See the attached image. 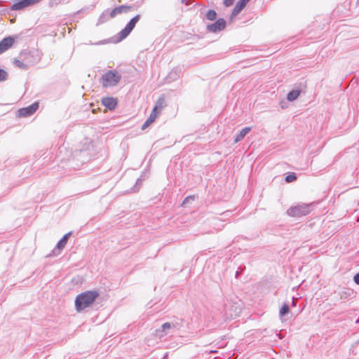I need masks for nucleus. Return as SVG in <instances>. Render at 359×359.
Returning a JSON list of instances; mask_svg holds the SVG:
<instances>
[{
  "mask_svg": "<svg viewBox=\"0 0 359 359\" xmlns=\"http://www.w3.org/2000/svg\"><path fill=\"white\" fill-rule=\"evenodd\" d=\"M164 107H165V99H164L163 96H161L158 99L154 109H155L157 111H159V113L161 114V110L163 109Z\"/></svg>",
  "mask_w": 359,
  "mask_h": 359,
  "instance_id": "nucleus-14",
  "label": "nucleus"
},
{
  "mask_svg": "<svg viewBox=\"0 0 359 359\" xmlns=\"http://www.w3.org/2000/svg\"><path fill=\"white\" fill-rule=\"evenodd\" d=\"M354 281L359 285V273L355 275L354 276Z\"/></svg>",
  "mask_w": 359,
  "mask_h": 359,
  "instance_id": "nucleus-24",
  "label": "nucleus"
},
{
  "mask_svg": "<svg viewBox=\"0 0 359 359\" xmlns=\"http://www.w3.org/2000/svg\"><path fill=\"white\" fill-rule=\"evenodd\" d=\"M297 180V176L294 172H291L285 177V181L287 183L292 182Z\"/></svg>",
  "mask_w": 359,
  "mask_h": 359,
  "instance_id": "nucleus-19",
  "label": "nucleus"
},
{
  "mask_svg": "<svg viewBox=\"0 0 359 359\" xmlns=\"http://www.w3.org/2000/svg\"><path fill=\"white\" fill-rule=\"evenodd\" d=\"M251 130L250 127H246L243 129H242L240 133L236 135L235 139V142H238L241 141L245 136Z\"/></svg>",
  "mask_w": 359,
  "mask_h": 359,
  "instance_id": "nucleus-13",
  "label": "nucleus"
},
{
  "mask_svg": "<svg viewBox=\"0 0 359 359\" xmlns=\"http://www.w3.org/2000/svg\"><path fill=\"white\" fill-rule=\"evenodd\" d=\"M233 1L234 0H224V4L225 6L229 7L233 4Z\"/></svg>",
  "mask_w": 359,
  "mask_h": 359,
  "instance_id": "nucleus-22",
  "label": "nucleus"
},
{
  "mask_svg": "<svg viewBox=\"0 0 359 359\" xmlns=\"http://www.w3.org/2000/svg\"><path fill=\"white\" fill-rule=\"evenodd\" d=\"M250 1V0H239L236 3V6L234 7V8H233V10L232 11V15H234V16L238 15V13L245 7L247 4Z\"/></svg>",
  "mask_w": 359,
  "mask_h": 359,
  "instance_id": "nucleus-11",
  "label": "nucleus"
},
{
  "mask_svg": "<svg viewBox=\"0 0 359 359\" xmlns=\"http://www.w3.org/2000/svg\"><path fill=\"white\" fill-rule=\"evenodd\" d=\"M299 95H300V90H294L290 91L287 94V99L289 101H294L296 99H297V97L299 96Z\"/></svg>",
  "mask_w": 359,
  "mask_h": 359,
  "instance_id": "nucleus-16",
  "label": "nucleus"
},
{
  "mask_svg": "<svg viewBox=\"0 0 359 359\" xmlns=\"http://www.w3.org/2000/svg\"><path fill=\"white\" fill-rule=\"evenodd\" d=\"M39 108V103L34 102L27 107L20 109L18 111V117H26L33 114Z\"/></svg>",
  "mask_w": 359,
  "mask_h": 359,
  "instance_id": "nucleus-6",
  "label": "nucleus"
},
{
  "mask_svg": "<svg viewBox=\"0 0 359 359\" xmlns=\"http://www.w3.org/2000/svg\"><path fill=\"white\" fill-rule=\"evenodd\" d=\"M206 18L209 20H215L217 18V13L214 10H210L206 13Z\"/></svg>",
  "mask_w": 359,
  "mask_h": 359,
  "instance_id": "nucleus-17",
  "label": "nucleus"
},
{
  "mask_svg": "<svg viewBox=\"0 0 359 359\" xmlns=\"http://www.w3.org/2000/svg\"><path fill=\"white\" fill-rule=\"evenodd\" d=\"M7 78H8L7 72L4 69H0V82L6 81L7 79Z\"/></svg>",
  "mask_w": 359,
  "mask_h": 359,
  "instance_id": "nucleus-20",
  "label": "nucleus"
},
{
  "mask_svg": "<svg viewBox=\"0 0 359 359\" xmlns=\"http://www.w3.org/2000/svg\"><path fill=\"white\" fill-rule=\"evenodd\" d=\"M96 291H86L79 294L75 299V307L77 311H81L90 306L98 297Z\"/></svg>",
  "mask_w": 359,
  "mask_h": 359,
  "instance_id": "nucleus-1",
  "label": "nucleus"
},
{
  "mask_svg": "<svg viewBox=\"0 0 359 359\" xmlns=\"http://www.w3.org/2000/svg\"><path fill=\"white\" fill-rule=\"evenodd\" d=\"M170 327H171V325H170V324L169 323H165L162 325V330L164 331L165 330H168V329L170 328Z\"/></svg>",
  "mask_w": 359,
  "mask_h": 359,
  "instance_id": "nucleus-23",
  "label": "nucleus"
},
{
  "mask_svg": "<svg viewBox=\"0 0 359 359\" xmlns=\"http://www.w3.org/2000/svg\"><path fill=\"white\" fill-rule=\"evenodd\" d=\"M189 199H194V197L188 196L183 201V204L186 203Z\"/></svg>",
  "mask_w": 359,
  "mask_h": 359,
  "instance_id": "nucleus-25",
  "label": "nucleus"
},
{
  "mask_svg": "<svg viewBox=\"0 0 359 359\" xmlns=\"http://www.w3.org/2000/svg\"><path fill=\"white\" fill-rule=\"evenodd\" d=\"M159 115H160L159 111H157L153 109L149 118L147 119V121L142 125V130H145L148 126H149L151 123H153Z\"/></svg>",
  "mask_w": 359,
  "mask_h": 359,
  "instance_id": "nucleus-10",
  "label": "nucleus"
},
{
  "mask_svg": "<svg viewBox=\"0 0 359 359\" xmlns=\"http://www.w3.org/2000/svg\"><path fill=\"white\" fill-rule=\"evenodd\" d=\"M309 212L308 205H301L290 208L287 210V215L290 217H299L308 215Z\"/></svg>",
  "mask_w": 359,
  "mask_h": 359,
  "instance_id": "nucleus-3",
  "label": "nucleus"
},
{
  "mask_svg": "<svg viewBox=\"0 0 359 359\" xmlns=\"http://www.w3.org/2000/svg\"><path fill=\"white\" fill-rule=\"evenodd\" d=\"M13 63L16 67H18L20 69H27V65L26 64H25L22 61L18 59H15L13 60Z\"/></svg>",
  "mask_w": 359,
  "mask_h": 359,
  "instance_id": "nucleus-18",
  "label": "nucleus"
},
{
  "mask_svg": "<svg viewBox=\"0 0 359 359\" xmlns=\"http://www.w3.org/2000/svg\"><path fill=\"white\" fill-rule=\"evenodd\" d=\"M41 0H16L12 5L11 9L13 11H20L29 6L34 5Z\"/></svg>",
  "mask_w": 359,
  "mask_h": 359,
  "instance_id": "nucleus-5",
  "label": "nucleus"
},
{
  "mask_svg": "<svg viewBox=\"0 0 359 359\" xmlns=\"http://www.w3.org/2000/svg\"><path fill=\"white\" fill-rule=\"evenodd\" d=\"M102 103L110 109H113L117 104L116 99L113 97H104L102 99Z\"/></svg>",
  "mask_w": 359,
  "mask_h": 359,
  "instance_id": "nucleus-12",
  "label": "nucleus"
},
{
  "mask_svg": "<svg viewBox=\"0 0 359 359\" xmlns=\"http://www.w3.org/2000/svg\"><path fill=\"white\" fill-rule=\"evenodd\" d=\"M70 236V233H66L57 243V248L59 250H62L65 248L66 245L67 241L69 239V237Z\"/></svg>",
  "mask_w": 359,
  "mask_h": 359,
  "instance_id": "nucleus-15",
  "label": "nucleus"
},
{
  "mask_svg": "<svg viewBox=\"0 0 359 359\" xmlns=\"http://www.w3.org/2000/svg\"><path fill=\"white\" fill-rule=\"evenodd\" d=\"M133 9L131 6H120L114 8L110 13V17L111 18L116 17L117 15L121 14L123 13H128Z\"/></svg>",
  "mask_w": 359,
  "mask_h": 359,
  "instance_id": "nucleus-8",
  "label": "nucleus"
},
{
  "mask_svg": "<svg viewBox=\"0 0 359 359\" xmlns=\"http://www.w3.org/2000/svg\"><path fill=\"white\" fill-rule=\"evenodd\" d=\"M226 27V22L224 19L219 18L215 22L207 26V29L210 32H217L224 29Z\"/></svg>",
  "mask_w": 359,
  "mask_h": 359,
  "instance_id": "nucleus-7",
  "label": "nucleus"
},
{
  "mask_svg": "<svg viewBox=\"0 0 359 359\" xmlns=\"http://www.w3.org/2000/svg\"><path fill=\"white\" fill-rule=\"evenodd\" d=\"M139 20H140V15H137L130 20V22L126 25L125 28L119 32V34H118L119 40H123L129 35V34L135 28V27L137 22L139 21Z\"/></svg>",
  "mask_w": 359,
  "mask_h": 359,
  "instance_id": "nucleus-4",
  "label": "nucleus"
},
{
  "mask_svg": "<svg viewBox=\"0 0 359 359\" xmlns=\"http://www.w3.org/2000/svg\"><path fill=\"white\" fill-rule=\"evenodd\" d=\"M288 311H289V307H288V306H287V305H286V304H284V305L281 307V309H280V316H284L285 314L287 313H288Z\"/></svg>",
  "mask_w": 359,
  "mask_h": 359,
  "instance_id": "nucleus-21",
  "label": "nucleus"
},
{
  "mask_svg": "<svg viewBox=\"0 0 359 359\" xmlns=\"http://www.w3.org/2000/svg\"><path fill=\"white\" fill-rule=\"evenodd\" d=\"M14 39L9 36L0 41V54L7 50L13 44Z\"/></svg>",
  "mask_w": 359,
  "mask_h": 359,
  "instance_id": "nucleus-9",
  "label": "nucleus"
},
{
  "mask_svg": "<svg viewBox=\"0 0 359 359\" xmlns=\"http://www.w3.org/2000/svg\"><path fill=\"white\" fill-rule=\"evenodd\" d=\"M121 78V74L116 71H109L102 77V84L104 87L116 86Z\"/></svg>",
  "mask_w": 359,
  "mask_h": 359,
  "instance_id": "nucleus-2",
  "label": "nucleus"
}]
</instances>
